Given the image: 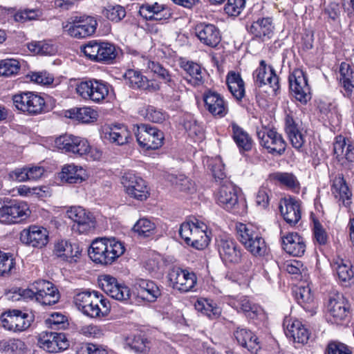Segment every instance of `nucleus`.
Masks as SVG:
<instances>
[{"label": "nucleus", "instance_id": "nucleus-37", "mask_svg": "<svg viewBox=\"0 0 354 354\" xmlns=\"http://www.w3.org/2000/svg\"><path fill=\"white\" fill-rule=\"evenodd\" d=\"M106 135H108L106 137L111 142L118 145H125L131 139V132L127 126L122 124H117L110 127Z\"/></svg>", "mask_w": 354, "mask_h": 354}, {"label": "nucleus", "instance_id": "nucleus-31", "mask_svg": "<svg viewBox=\"0 0 354 354\" xmlns=\"http://www.w3.org/2000/svg\"><path fill=\"white\" fill-rule=\"evenodd\" d=\"M331 192L345 207L350 205L352 194L342 176L338 175L333 179Z\"/></svg>", "mask_w": 354, "mask_h": 354}, {"label": "nucleus", "instance_id": "nucleus-8", "mask_svg": "<svg viewBox=\"0 0 354 354\" xmlns=\"http://www.w3.org/2000/svg\"><path fill=\"white\" fill-rule=\"evenodd\" d=\"M12 101L18 110L31 115L42 113L46 106V102L41 95L30 91L13 95Z\"/></svg>", "mask_w": 354, "mask_h": 354}, {"label": "nucleus", "instance_id": "nucleus-16", "mask_svg": "<svg viewBox=\"0 0 354 354\" xmlns=\"http://www.w3.org/2000/svg\"><path fill=\"white\" fill-rule=\"evenodd\" d=\"M290 88L295 99L306 104L311 99L310 88L307 77L301 70H295L289 77Z\"/></svg>", "mask_w": 354, "mask_h": 354}, {"label": "nucleus", "instance_id": "nucleus-25", "mask_svg": "<svg viewBox=\"0 0 354 354\" xmlns=\"http://www.w3.org/2000/svg\"><path fill=\"white\" fill-rule=\"evenodd\" d=\"M254 83L259 87L269 85L274 91L279 88V77L272 66L266 67L264 60L260 62L259 66L253 73Z\"/></svg>", "mask_w": 354, "mask_h": 354}, {"label": "nucleus", "instance_id": "nucleus-21", "mask_svg": "<svg viewBox=\"0 0 354 354\" xmlns=\"http://www.w3.org/2000/svg\"><path fill=\"white\" fill-rule=\"evenodd\" d=\"M203 97L206 110L213 116L223 118L228 113L227 103L218 93L208 90Z\"/></svg>", "mask_w": 354, "mask_h": 354}, {"label": "nucleus", "instance_id": "nucleus-20", "mask_svg": "<svg viewBox=\"0 0 354 354\" xmlns=\"http://www.w3.org/2000/svg\"><path fill=\"white\" fill-rule=\"evenodd\" d=\"M20 241L33 248H42L48 242V232L41 226L31 225L20 233Z\"/></svg>", "mask_w": 354, "mask_h": 354}, {"label": "nucleus", "instance_id": "nucleus-26", "mask_svg": "<svg viewBox=\"0 0 354 354\" xmlns=\"http://www.w3.org/2000/svg\"><path fill=\"white\" fill-rule=\"evenodd\" d=\"M279 208L284 220L290 225H295L301 219V203L295 198L281 199Z\"/></svg>", "mask_w": 354, "mask_h": 354}, {"label": "nucleus", "instance_id": "nucleus-5", "mask_svg": "<svg viewBox=\"0 0 354 354\" xmlns=\"http://www.w3.org/2000/svg\"><path fill=\"white\" fill-rule=\"evenodd\" d=\"M111 298L121 301H154L160 295V289H106Z\"/></svg>", "mask_w": 354, "mask_h": 354}, {"label": "nucleus", "instance_id": "nucleus-56", "mask_svg": "<svg viewBox=\"0 0 354 354\" xmlns=\"http://www.w3.org/2000/svg\"><path fill=\"white\" fill-rule=\"evenodd\" d=\"M293 295L300 305L311 304L314 301V291L312 289H295Z\"/></svg>", "mask_w": 354, "mask_h": 354}, {"label": "nucleus", "instance_id": "nucleus-22", "mask_svg": "<svg viewBox=\"0 0 354 354\" xmlns=\"http://www.w3.org/2000/svg\"><path fill=\"white\" fill-rule=\"evenodd\" d=\"M216 198L218 204L224 209L228 211L234 209L238 205L236 186L228 180H225L216 192Z\"/></svg>", "mask_w": 354, "mask_h": 354}, {"label": "nucleus", "instance_id": "nucleus-1", "mask_svg": "<svg viewBox=\"0 0 354 354\" xmlns=\"http://www.w3.org/2000/svg\"><path fill=\"white\" fill-rule=\"evenodd\" d=\"M124 251L123 243L115 238H101L92 242L88 255L97 263L109 265L122 255Z\"/></svg>", "mask_w": 354, "mask_h": 354}, {"label": "nucleus", "instance_id": "nucleus-62", "mask_svg": "<svg viewBox=\"0 0 354 354\" xmlns=\"http://www.w3.org/2000/svg\"><path fill=\"white\" fill-rule=\"evenodd\" d=\"M98 286L100 288H127L126 286L120 283L117 279L109 274H102L98 277Z\"/></svg>", "mask_w": 354, "mask_h": 354}, {"label": "nucleus", "instance_id": "nucleus-45", "mask_svg": "<svg viewBox=\"0 0 354 354\" xmlns=\"http://www.w3.org/2000/svg\"><path fill=\"white\" fill-rule=\"evenodd\" d=\"M60 298L58 289H39L37 291V301L43 305L56 304Z\"/></svg>", "mask_w": 354, "mask_h": 354}, {"label": "nucleus", "instance_id": "nucleus-44", "mask_svg": "<svg viewBox=\"0 0 354 354\" xmlns=\"http://www.w3.org/2000/svg\"><path fill=\"white\" fill-rule=\"evenodd\" d=\"M133 230L138 236L143 238L149 237L156 232V225L147 218L139 219L133 225Z\"/></svg>", "mask_w": 354, "mask_h": 354}, {"label": "nucleus", "instance_id": "nucleus-19", "mask_svg": "<svg viewBox=\"0 0 354 354\" xmlns=\"http://www.w3.org/2000/svg\"><path fill=\"white\" fill-rule=\"evenodd\" d=\"M122 183L127 193L138 200L143 201L149 196L148 188L145 181L140 176L132 173H125L122 178Z\"/></svg>", "mask_w": 354, "mask_h": 354}, {"label": "nucleus", "instance_id": "nucleus-46", "mask_svg": "<svg viewBox=\"0 0 354 354\" xmlns=\"http://www.w3.org/2000/svg\"><path fill=\"white\" fill-rule=\"evenodd\" d=\"M271 177L290 189L294 191L299 189V183L297 178L291 173L277 172L272 174Z\"/></svg>", "mask_w": 354, "mask_h": 354}, {"label": "nucleus", "instance_id": "nucleus-18", "mask_svg": "<svg viewBox=\"0 0 354 354\" xmlns=\"http://www.w3.org/2000/svg\"><path fill=\"white\" fill-rule=\"evenodd\" d=\"M219 255L225 263H238L241 259V251L237 243L232 238L220 236L216 239Z\"/></svg>", "mask_w": 354, "mask_h": 354}, {"label": "nucleus", "instance_id": "nucleus-63", "mask_svg": "<svg viewBox=\"0 0 354 354\" xmlns=\"http://www.w3.org/2000/svg\"><path fill=\"white\" fill-rule=\"evenodd\" d=\"M326 354H352V352L346 344L333 342L328 344Z\"/></svg>", "mask_w": 354, "mask_h": 354}, {"label": "nucleus", "instance_id": "nucleus-23", "mask_svg": "<svg viewBox=\"0 0 354 354\" xmlns=\"http://www.w3.org/2000/svg\"><path fill=\"white\" fill-rule=\"evenodd\" d=\"M285 131L292 147L299 152H304L306 142V134L300 129L299 124L292 116L290 115H287L285 118Z\"/></svg>", "mask_w": 354, "mask_h": 354}, {"label": "nucleus", "instance_id": "nucleus-34", "mask_svg": "<svg viewBox=\"0 0 354 354\" xmlns=\"http://www.w3.org/2000/svg\"><path fill=\"white\" fill-rule=\"evenodd\" d=\"M333 151L339 158H345L348 162H354V147L351 141L342 136H338L333 144Z\"/></svg>", "mask_w": 354, "mask_h": 354}, {"label": "nucleus", "instance_id": "nucleus-36", "mask_svg": "<svg viewBox=\"0 0 354 354\" xmlns=\"http://www.w3.org/2000/svg\"><path fill=\"white\" fill-rule=\"evenodd\" d=\"M86 171L82 167L73 164L63 167L60 174L62 181L68 183H80L86 179Z\"/></svg>", "mask_w": 354, "mask_h": 354}, {"label": "nucleus", "instance_id": "nucleus-11", "mask_svg": "<svg viewBox=\"0 0 354 354\" xmlns=\"http://www.w3.org/2000/svg\"><path fill=\"white\" fill-rule=\"evenodd\" d=\"M66 215L74 223L73 230L80 234H88L95 228V217L82 207H71L67 210Z\"/></svg>", "mask_w": 354, "mask_h": 354}, {"label": "nucleus", "instance_id": "nucleus-42", "mask_svg": "<svg viewBox=\"0 0 354 354\" xmlns=\"http://www.w3.org/2000/svg\"><path fill=\"white\" fill-rule=\"evenodd\" d=\"M181 67L189 75V78L186 80L194 86H199L203 84V77L201 66L193 62L183 63Z\"/></svg>", "mask_w": 354, "mask_h": 354}, {"label": "nucleus", "instance_id": "nucleus-38", "mask_svg": "<svg viewBox=\"0 0 354 354\" xmlns=\"http://www.w3.org/2000/svg\"><path fill=\"white\" fill-rule=\"evenodd\" d=\"M97 113L90 107L73 108L66 111V116L82 123L93 122L97 120Z\"/></svg>", "mask_w": 354, "mask_h": 354}, {"label": "nucleus", "instance_id": "nucleus-49", "mask_svg": "<svg viewBox=\"0 0 354 354\" xmlns=\"http://www.w3.org/2000/svg\"><path fill=\"white\" fill-rule=\"evenodd\" d=\"M194 306L198 311L211 319L217 317L221 313L218 308L214 306L206 299L197 300Z\"/></svg>", "mask_w": 354, "mask_h": 354}, {"label": "nucleus", "instance_id": "nucleus-58", "mask_svg": "<svg viewBox=\"0 0 354 354\" xmlns=\"http://www.w3.org/2000/svg\"><path fill=\"white\" fill-rule=\"evenodd\" d=\"M143 115L147 120L156 123H160L165 118V114L153 106H147Z\"/></svg>", "mask_w": 354, "mask_h": 354}, {"label": "nucleus", "instance_id": "nucleus-14", "mask_svg": "<svg viewBox=\"0 0 354 354\" xmlns=\"http://www.w3.org/2000/svg\"><path fill=\"white\" fill-rule=\"evenodd\" d=\"M37 345L48 353L66 350L69 344L64 333L43 331L37 337Z\"/></svg>", "mask_w": 354, "mask_h": 354}, {"label": "nucleus", "instance_id": "nucleus-55", "mask_svg": "<svg viewBox=\"0 0 354 354\" xmlns=\"http://www.w3.org/2000/svg\"><path fill=\"white\" fill-rule=\"evenodd\" d=\"M336 270L339 279L342 281H348L353 277V271L350 263H345L342 259L337 262Z\"/></svg>", "mask_w": 354, "mask_h": 354}, {"label": "nucleus", "instance_id": "nucleus-39", "mask_svg": "<svg viewBox=\"0 0 354 354\" xmlns=\"http://www.w3.org/2000/svg\"><path fill=\"white\" fill-rule=\"evenodd\" d=\"M228 89L237 100H241L245 95L244 82L239 73L231 71L226 78Z\"/></svg>", "mask_w": 354, "mask_h": 354}, {"label": "nucleus", "instance_id": "nucleus-4", "mask_svg": "<svg viewBox=\"0 0 354 354\" xmlns=\"http://www.w3.org/2000/svg\"><path fill=\"white\" fill-rule=\"evenodd\" d=\"M97 26V21L92 17L73 16L62 24V29L70 37L82 39L92 35Z\"/></svg>", "mask_w": 354, "mask_h": 354}, {"label": "nucleus", "instance_id": "nucleus-50", "mask_svg": "<svg viewBox=\"0 0 354 354\" xmlns=\"http://www.w3.org/2000/svg\"><path fill=\"white\" fill-rule=\"evenodd\" d=\"M46 324L51 329H66L68 326V319L66 316L59 313H52L46 320Z\"/></svg>", "mask_w": 354, "mask_h": 354}, {"label": "nucleus", "instance_id": "nucleus-29", "mask_svg": "<svg viewBox=\"0 0 354 354\" xmlns=\"http://www.w3.org/2000/svg\"><path fill=\"white\" fill-rule=\"evenodd\" d=\"M168 280L173 288L185 286V288H194L197 283V277L194 272L173 268L168 274Z\"/></svg>", "mask_w": 354, "mask_h": 354}, {"label": "nucleus", "instance_id": "nucleus-54", "mask_svg": "<svg viewBox=\"0 0 354 354\" xmlns=\"http://www.w3.org/2000/svg\"><path fill=\"white\" fill-rule=\"evenodd\" d=\"M252 255L263 257L267 252V245L263 238L261 236L257 240H254L245 248Z\"/></svg>", "mask_w": 354, "mask_h": 354}, {"label": "nucleus", "instance_id": "nucleus-53", "mask_svg": "<svg viewBox=\"0 0 354 354\" xmlns=\"http://www.w3.org/2000/svg\"><path fill=\"white\" fill-rule=\"evenodd\" d=\"M245 6V0H227L224 6L225 12L230 17H237Z\"/></svg>", "mask_w": 354, "mask_h": 354}, {"label": "nucleus", "instance_id": "nucleus-57", "mask_svg": "<svg viewBox=\"0 0 354 354\" xmlns=\"http://www.w3.org/2000/svg\"><path fill=\"white\" fill-rule=\"evenodd\" d=\"M184 127L190 137L202 138L203 136V127L194 119L187 120L184 122Z\"/></svg>", "mask_w": 354, "mask_h": 354}, {"label": "nucleus", "instance_id": "nucleus-15", "mask_svg": "<svg viewBox=\"0 0 354 354\" xmlns=\"http://www.w3.org/2000/svg\"><path fill=\"white\" fill-rule=\"evenodd\" d=\"M55 145L63 152L72 153L80 156H84L89 149V143L86 139L68 134L57 138Z\"/></svg>", "mask_w": 354, "mask_h": 354}, {"label": "nucleus", "instance_id": "nucleus-13", "mask_svg": "<svg viewBox=\"0 0 354 354\" xmlns=\"http://www.w3.org/2000/svg\"><path fill=\"white\" fill-rule=\"evenodd\" d=\"M327 310L329 320L339 324L348 317L350 306L344 295L336 292L329 296Z\"/></svg>", "mask_w": 354, "mask_h": 354}, {"label": "nucleus", "instance_id": "nucleus-12", "mask_svg": "<svg viewBox=\"0 0 354 354\" xmlns=\"http://www.w3.org/2000/svg\"><path fill=\"white\" fill-rule=\"evenodd\" d=\"M260 145L273 155H282L286 148V142L282 136L274 129L263 128L257 132Z\"/></svg>", "mask_w": 354, "mask_h": 354}, {"label": "nucleus", "instance_id": "nucleus-7", "mask_svg": "<svg viewBox=\"0 0 354 354\" xmlns=\"http://www.w3.org/2000/svg\"><path fill=\"white\" fill-rule=\"evenodd\" d=\"M133 130L138 145L143 149L154 150L163 144L164 133L156 127L140 124H136Z\"/></svg>", "mask_w": 354, "mask_h": 354}, {"label": "nucleus", "instance_id": "nucleus-3", "mask_svg": "<svg viewBox=\"0 0 354 354\" xmlns=\"http://www.w3.org/2000/svg\"><path fill=\"white\" fill-rule=\"evenodd\" d=\"M207 229V227L204 223L194 219L183 223L179 229V234L188 245L197 250H203L210 241Z\"/></svg>", "mask_w": 354, "mask_h": 354}, {"label": "nucleus", "instance_id": "nucleus-2", "mask_svg": "<svg viewBox=\"0 0 354 354\" xmlns=\"http://www.w3.org/2000/svg\"><path fill=\"white\" fill-rule=\"evenodd\" d=\"M74 303L84 315L92 318L105 317L110 311L109 302L100 298L96 291H83L77 294Z\"/></svg>", "mask_w": 354, "mask_h": 354}, {"label": "nucleus", "instance_id": "nucleus-47", "mask_svg": "<svg viewBox=\"0 0 354 354\" xmlns=\"http://www.w3.org/2000/svg\"><path fill=\"white\" fill-rule=\"evenodd\" d=\"M20 69L19 62L15 59H6L0 61V76L9 77L18 73Z\"/></svg>", "mask_w": 354, "mask_h": 354}, {"label": "nucleus", "instance_id": "nucleus-64", "mask_svg": "<svg viewBox=\"0 0 354 354\" xmlns=\"http://www.w3.org/2000/svg\"><path fill=\"white\" fill-rule=\"evenodd\" d=\"M77 354H109L108 351L101 346L88 344L82 346Z\"/></svg>", "mask_w": 354, "mask_h": 354}, {"label": "nucleus", "instance_id": "nucleus-51", "mask_svg": "<svg viewBox=\"0 0 354 354\" xmlns=\"http://www.w3.org/2000/svg\"><path fill=\"white\" fill-rule=\"evenodd\" d=\"M28 48L30 51L39 55H52L55 52L53 45L46 41L32 42Z\"/></svg>", "mask_w": 354, "mask_h": 354}, {"label": "nucleus", "instance_id": "nucleus-10", "mask_svg": "<svg viewBox=\"0 0 354 354\" xmlns=\"http://www.w3.org/2000/svg\"><path fill=\"white\" fill-rule=\"evenodd\" d=\"M77 93L84 100L99 103L109 94L106 83L96 80L83 81L76 86Z\"/></svg>", "mask_w": 354, "mask_h": 354}, {"label": "nucleus", "instance_id": "nucleus-43", "mask_svg": "<svg viewBox=\"0 0 354 354\" xmlns=\"http://www.w3.org/2000/svg\"><path fill=\"white\" fill-rule=\"evenodd\" d=\"M26 350L25 343L19 339H2L0 341V352L6 354H23Z\"/></svg>", "mask_w": 354, "mask_h": 354}, {"label": "nucleus", "instance_id": "nucleus-41", "mask_svg": "<svg viewBox=\"0 0 354 354\" xmlns=\"http://www.w3.org/2000/svg\"><path fill=\"white\" fill-rule=\"evenodd\" d=\"M249 30L257 37H270V34L272 32L271 19L270 18L259 19L252 24Z\"/></svg>", "mask_w": 354, "mask_h": 354}, {"label": "nucleus", "instance_id": "nucleus-48", "mask_svg": "<svg viewBox=\"0 0 354 354\" xmlns=\"http://www.w3.org/2000/svg\"><path fill=\"white\" fill-rule=\"evenodd\" d=\"M102 13L108 19L115 22L121 21L126 15L124 8L120 5H108Z\"/></svg>", "mask_w": 354, "mask_h": 354}, {"label": "nucleus", "instance_id": "nucleus-27", "mask_svg": "<svg viewBox=\"0 0 354 354\" xmlns=\"http://www.w3.org/2000/svg\"><path fill=\"white\" fill-rule=\"evenodd\" d=\"M195 32L200 41L209 47H216L221 40L219 29L212 24L201 23L196 26Z\"/></svg>", "mask_w": 354, "mask_h": 354}, {"label": "nucleus", "instance_id": "nucleus-52", "mask_svg": "<svg viewBox=\"0 0 354 354\" xmlns=\"http://www.w3.org/2000/svg\"><path fill=\"white\" fill-rule=\"evenodd\" d=\"M240 304L242 310L245 313V315L252 319L257 317L262 313V309L260 306L252 304L245 297H242L240 299Z\"/></svg>", "mask_w": 354, "mask_h": 354}, {"label": "nucleus", "instance_id": "nucleus-17", "mask_svg": "<svg viewBox=\"0 0 354 354\" xmlns=\"http://www.w3.org/2000/svg\"><path fill=\"white\" fill-rule=\"evenodd\" d=\"M28 205L24 202H10L4 204L0 202V222L10 224L17 223V219H24L28 215Z\"/></svg>", "mask_w": 354, "mask_h": 354}, {"label": "nucleus", "instance_id": "nucleus-35", "mask_svg": "<svg viewBox=\"0 0 354 354\" xmlns=\"http://www.w3.org/2000/svg\"><path fill=\"white\" fill-rule=\"evenodd\" d=\"M238 239L245 248L261 236L259 229L250 224L239 223L236 225Z\"/></svg>", "mask_w": 354, "mask_h": 354}, {"label": "nucleus", "instance_id": "nucleus-24", "mask_svg": "<svg viewBox=\"0 0 354 354\" xmlns=\"http://www.w3.org/2000/svg\"><path fill=\"white\" fill-rule=\"evenodd\" d=\"M285 333L295 342L304 344L308 342L310 333L306 326L297 319L286 317L283 324Z\"/></svg>", "mask_w": 354, "mask_h": 354}, {"label": "nucleus", "instance_id": "nucleus-61", "mask_svg": "<svg viewBox=\"0 0 354 354\" xmlns=\"http://www.w3.org/2000/svg\"><path fill=\"white\" fill-rule=\"evenodd\" d=\"M14 264L11 255L0 251V276L8 273Z\"/></svg>", "mask_w": 354, "mask_h": 354}, {"label": "nucleus", "instance_id": "nucleus-32", "mask_svg": "<svg viewBox=\"0 0 354 354\" xmlns=\"http://www.w3.org/2000/svg\"><path fill=\"white\" fill-rule=\"evenodd\" d=\"M234 336L239 344L251 353H256L260 348L258 337L246 328L238 327L234 333Z\"/></svg>", "mask_w": 354, "mask_h": 354}, {"label": "nucleus", "instance_id": "nucleus-40", "mask_svg": "<svg viewBox=\"0 0 354 354\" xmlns=\"http://www.w3.org/2000/svg\"><path fill=\"white\" fill-rule=\"evenodd\" d=\"M232 137L240 150L250 151L252 147V140L250 135L236 124H232Z\"/></svg>", "mask_w": 354, "mask_h": 354}, {"label": "nucleus", "instance_id": "nucleus-59", "mask_svg": "<svg viewBox=\"0 0 354 354\" xmlns=\"http://www.w3.org/2000/svg\"><path fill=\"white\" fill-rule=\"evenodd\" d=\"M40 15L41 12L37 9H24L16 12L14 18L16 21L25 22L36 19Z\"/></svg>", "mask_w": 354, "mask_h": 354}, {"label": "nucleus", "instance_id": "nucleus-60", "mask_svg": "<svg viewBox=\"0 0 354 354\" xmlns=\"http://www.w3.org/2000/svg\"><path fill=\"white\" fill-rule=\"evenodd\" d=\"M30 77L32 82L41 85H49L54 80L53 75L47 71L32 73Z\"/></svg>", "mask_w": 354, "mask_h": 354}, {"label": "nucleus", "instance_id": "nucleus-9", "mask_svg": "<svg viewBox=\"0 0 354 354\" xmlns=\"http://www.w3.org/2000/svg\"><path fill=\"white\" fill-rule=\"evenodd\" d=\"M82 52L91 60L109 63L118 55L115 46L108 42L90 41L81 47Z\"/></svg>", "mask_w": 354, "mask_h": 354}, {"label": "nucleus", "instance_id": "nucleus-33", "mask_svg": "<svg viewBox=\"0 0 354 354\" xmlns=\"http://www.w3.org/2000/svg\"><path fill=\"white\" fill-rule=\"evenodd\" d=\"M124 77L126 83L133 88H139L142 90H153L156 89L157 85L154 86L153 82H150L149 80L142 75V74L133 69L127 70Z\"/></svg>", "mask_w": 354, "mask_h": 354}, {"label": "nucleus", "instance_id": "nucleus-28", "mask_svg": "<svg viewBox=\"0 0 354 354\" xmlns=\"http://www.w3.org/2000/svg\"><path fill=\"white\" fill-rule=\"evenodd\" d=\"M53 253L64 261L75 262L80 256L81 250L78 244L61 239L55 243Z\"/></svg>", "mask_w": 354, "mask_h": 354}, {"label": "nucleus", "instance_id": "nucleus-6", "mask_svg": "<svg viewBox=\"0 0 354 354\" xmlns=\"http://www.w3.org/2000/svg\"><path fill=\"white\" fill-rule=\"evenodd\" d=\"M33 320L34 316L26 310L10 309L1 316L3 327L15 333L26 330Z\"/></svg>", "mask_w": 354, "mask_h": 354}, {"label": "nucleus", "instance_id": "nucleus-30", "mask_svg": "<svg viewBox=\"0 0 354 354\" xmlns=\"http://www.w3.org/2000/svg\"><path fill=\"white\" fill-rule=\"evenodd\" d=\"M283 249L295 257L302 256L306 251V243L297 232H290L281 237Z\"/></svg>", "mask_w": 354, "mask_h": 354}]
</instances>
